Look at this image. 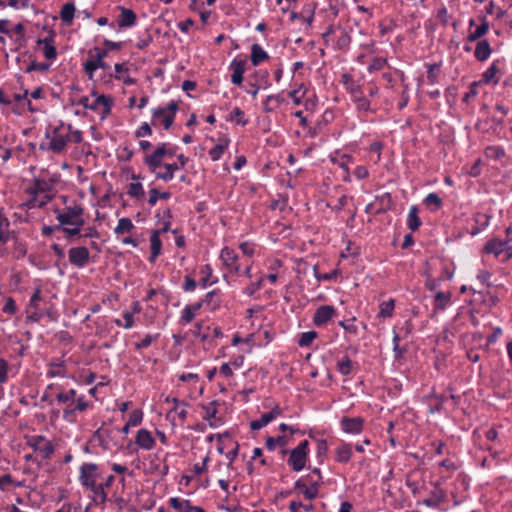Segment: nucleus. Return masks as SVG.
Instances as JSON below:
<instances>
[{"instance_id": "12", "label": "nucleus", "mask_w": 512, "mask_h": 512, "mask_svg": "<svg viewBox=\"0 0 512 512\" xmlns=\"http://www.w3.org/2000/svg\"><path fill=\"white\" fill-rule=\"evenodd\" d=\"M337 315V310L332 305H322L318 307L313 315V324L316 327L325 326L331 319Z\"/></svg>"}, {"instance_id": "26", "label": "nucleus", "mask_w": 512, "mask_h": 512, "mask_svg": "<svg viewBox=\"0 0 512 512\" xmlns=\"http://www.w3.org/2000/svg\"><path fill=\"white\" fill-rule=\"evenodd\" d=\"M491 53L492 48L488 40L482 39L477 42L474 50V57L476 60L484 62L490 57Z\"/></svg>"}, {"instance_id": "57", "label": "nucleus", "mask_w": 512, "mask_h": 512, "mask_svg": "<svg viewBox=\"0 0 512 512\" xmlns=\"http://www.w3.org/2000/svg\"><path fill=\"white\" fill-rule=\"evenodd\" d=\"M195 316H196V313L190 308L189 305H186L181 312L179 322L182 325H187L194 320Z\"/></svg>"}, {"instance_id": "37", "label": "nucleus", "mask_w": 512, "mask_h": 512, "mask_svg": "<svg viewBox=\"0 0 512 512\" xmlns=\"http://www.w3.org/2000/svg\"><path fill=\"white\" fill-rule=\"evenodd\" d=\"M226 121L235 122L237 125L243 127L249 123L248 118L245 117L244 111L239 107H234L231 113L226 117Z\"/></svg>"}, {"instance_id": "45", "label": "nucleus", "mask_w": 512, "mask_h": 512, "mask_svg": "<svg viewBox=\"0 0 512 512\" xmlns=\"http://www.w3.org/2000/svg\"><path fill=\"white\" fill-rule=\"evenodd\" d=\"M484 154L487 158L495 161L501 160L506 155L504 148L501 146H488Z\"/></svg>"}, {"instance_id": "16", "label": "nucleus", "mask_w": 512, "mask_h": 512, "mask_svg": "<svg viewBox=\"0 0 512 512\" xmlns=\"http://www.w3.org/2000/svg\"><path fill=\"white\" fill-rule=\"evenodd\" d=\"M309 456L295 449L289 451L288 466L295 472H300L306 467Z\"/></svg>"}, {"instance_id": "55", "label": "nucleus", "mask_w": 512, "mask_h": 512, "mask_svg": "<svg viewBox=\"0 0 512 512\" xmlns=\"http://www.w3.org/2000/svg\"><path fill=\"white\" fill-rule=\"evenodd\" d=\"M227 146H228V141L226 140L225 143H219V144L215 145L213 148H211L208 152L211 160H213V161L219 160L222 157L224 150L227 148Z\"/></svg>"}, {"instance_id": "10", "label": "nucleus", "mask_w": 512, "mask_h": 512, "mask_svg": "<svg viewBox=\"0 0 512 512\" xmlns=\"http://www.w3.org/2000/svg\"><path fill=\"white\" fill-rule=\"evenodd\" d=\"M293 492L302 494L306 500H314L319 496V483L307 485L305 479L300 477L294 482Z\"/></svg>"}, {"instance_id": "20", "label": "nucleus", "mask_w": 512, "mask_h": 512, "mask_svg": "<svg viewBox=\"0 0 512 512\" xmlns=\"http://www.w3.org/2000/svg\"><path fill=\"white\" fill-rule=\"evenodd\" d=\"M118 8L120 10V14L117 19L119 28H128L134 26L137 22L136 13L132 9L125 8L123 6H119Z\"/></svg>"}, {"instance_id": "22", "label": "nucleus", "mask_w": 512, "mask_h": 512, "mask_svg": "<svg viewBox=\"0 0 512 512\" xmlns=\"http://www.w3.org/2000/svg\"><path fill=\"white\" fill-rule=\"evenodd\" d=\"M135 442L140 448L145 450H151L155 446V439L151 432L144 428L137 431Z\"/></svg>"}, {"instance_id": "38", "label": "nucleus", "mask_w": 512, "mask_h": 512, "mask_svg": "<svg viewBox=\"0 0 512 512\" xmlns=\"http://www.w3.org/2000/svg\"><path fill=\"white\" fill-rule=\"evenodd\" d=\"M200 273L203 275L199 281V285L202 289H205L208 286H211L217 282V279H215L214 281H210V278L213 273V269L209 264H205V265L201 266Z\"/></svg>"}, {"instance_id": "58", "label": "nucleus", "mask_w": 512, "mask_h": 512, "mask_svg": "<svg viewBox=\"0 0 512 512\" xmlns=\"http://www.w3.org/2000/svg\"><path fill=\"white\" fill-rule=\"evenodd\" d=\"M271 415H268L267 413H263L260 417V419L253 420L250 422V428L251 430H260L267 424H269L272 420L270 419Z\"/></svg>"}, {"instance_id": "19", "label": "nucleus", "mask_w": 512, "mask_h": 512, "mask_svg": "<svg viewBox=\"0 0 512 512\" xmlns=\"http://www.w3.org/2000/svg\"><path fill=\"white\" fill-rule=\"evenodd\" d=\"M169 505L177 512H205L202 507L193 506L190 500L178 497L170 498Z\"/></svg>"}, {"instance_id": "41", "label": "nucleus", "mask_w": 512, "mask_h": 512, "mask_svg": "<svg viewBox=\"0 0 512 512\" xmlns=\"http://www.w3.org/2000/svg\"><path fill=\"white\" fill-rule=\"evenodd\" d=\"M209 330V326L204 327L203 321H199L195 323L194 328L191 330V333L194 337L200 338L201 342H206L209 339Z\"/></svg>"}, {"instance_id": "44", "label": "nucleus", "mask_w": 512, "mask_h": 512, "mask_svg": "<svg viewBox=\"0 0 512 512\" xmlns=\"http://www.w3.org/2000/svg\"><path fill=\"white\" fill-rule=\"evenodd\" d=\"M127 194L132 197L140 200L145 197V191L143 185L140 182H132L127 187Z\"/></svg>"}, {"instance_id": "29", "label": "nucleus", "mask_w": 512, "mask_h": 512, "mask_svg": "<svg viewBox=\"0 0 512 512\" xmlns=\"http://www.w3.org/2000/svg\"><path fill=\"white\" fill-rule=\"evenodd\" d=\"M269 59L268 53L257 43L251 46L250 61L253 66H258Z\"/></svg>"}, {"instance_id": "18", "label": "nucleus", "mask_w": 512, "mask_h": 512, "mask_svg": "<svg viewBox=\"0 0 512 512\" xmlns=\"http://www.w3.org/2000/svg\"><path fill=\"white\" fill-rule=\"evenodd\" d=\"M446 494L444 490L436 484L434 489L430 491L429 497L422 501L426 507L437 509L445 501Z\"/></svg>"}, {"instance_id": "51", "label": "nucleus", "mask_w": 512, "mask_h": 512, "mask_svg": "<svg viewBox=\"0 0 512 512\" xmlns=\"http://www.w3.org/2000/svg\"><path fill=\"white\" fill-rule=\"evenodd\" d=\"M67 225H56L58 231H62L65 234V238L69 241H73L74 237H82L81 229L73 227H66Z\"/></svg>"}, {"instance_id": "35", "label": "nucleus", "mask_w": 512, "mask_h": 512, "mask_svg": "<svg viewBox=\"0 0 512 512\" xmlns=\"http://www.w3.org/2000/svg\"><path fill=\"white\" fill-rule=\"evenodd\" d=\"M336 366H337L338 372L341 375L348 376L351 374V372L354 368V363L352 362L350 357L347 354H345L340 359L337 360Z\"/></svg>"}, {"instance_id": "34", "label": "nucleus", "mask_w": 512, "mask_h": 512, "mask_svg": "<svg viewBox=\"0 0 512 512\" xmlns=\"http://www.w3.org/2000/svg\"><path fill=\"white\" fill-rule=\"evenodd\" d=\"M75 5L73 2L65 3L60 11V18L66 25H71L75 16Z\"/></svg>"}, {"instance_id": "9", "label": "nucleus", "mask_w": 512, "mask_h": 512, "mask_svg": "<svg viewBox=\"0 0 512 512\" xmlns=\"http://www.w3.org/2000/svg\"><path fill=\"white\" fill-rule=\"evenodd\" d=\"M293 492L302 494L306 500H314L319 496V483L307 485L305 479L300 477L294 482Z\"/></svg>"}, {"instance_id": "50", "label": "nucleus", "mask_w": 512, "mask_h": 512, "mask_svg": "<svg viewBox=\"0 0 512 512\" xmlns=\"http://www.w3.org/2000/svg\"><path fill=\"white\" fill-rule=\"evenodd\" d=\"M328 453V442L326 439H317L316 457L319 464H322L327 457Z\"/></svg>"}, {"instance_id": "56", "label": "nucleus", "mask_w": 512, "mask_h": 512, "mask_svg": "<svg viewBox=\"0 0 512 512\" xmlns=\"http://www.w3.org/2000/svg\"><path fill=\"white\" fill-rule=\"evenodd\" d=\"M159 337H160L159 333H156L154 335L146 334L140 342L135 343V349L136 350L145 349V348L149 347L154 341H157Z\"/></svg>"}, {"instance_id": "53", "label": "nucleus", "mask_w": 512, "mask_h": 512, "mask_svg": "<svg viewBox=\"0 0 512 512\" xmlns=\"http://www.w3.org/2000/svg\"><path fill=\"white\" fill-rule=\"evenodd\" d=\"M51 190V185L45 181L44 179H36L34 181V186L30 189L31 194H39L49 192Z\"/></svg>"}, {"instance_id": "52", "label": "nucleus", "mask_w": 512, "mask_h": 512, "mask_svg": "<svg viewBox=\"0 0 512 512\" xmlns=\"http://www.w3.org/2000/svg\"><path fill=\"white\" fill-rule=\"evenodd\" d=\"M317 337L318 333L314 330L303 332L300 335V338L298 339L297 343L300 347H308Z\"/></svg>"}, {"instance_id": "61", "label": "nucleus", "mask_w": 512, "mask_h": 512, "mask_svg": "<svg viewBox=\"0 0 512 512\" xmlns=\"http://www.w3.org/2000/svg\"><path fill=\"white\" fill-rule=\"evenodd\" d=\"M143 419V412L140 409H135L131 412L129 416L128 425H131L132 427L138 426L141 424Z\"/></svg>"}, {"instance_id": "25", "label": "nucleus", "mask_w": 512, "mask_h": 512, "mask_svg": "<svg viewBox=\"0 0 512 512\" xmlns=\"http://www.w3.org/2000/svg\"><path fill=\"white\" fill-rule=\"evenodd\" d=\"M113 101L111 97L107 95L98 96L92 103H90L89 110L96 111L99 106H103L102 119H104L111 112Z\"/></svg>"}, {"instance_id": "39", "label": "nucleus", "mask_w": 512, "mask_h": 512, "mask_svg": "<svg viewBox=\"0 0 512 512\" xmlns=\"http://www.w3.org/2000/svg\"><path fill=\"white\" fill-rule=\"evenodd\" d=\"M94 494L93 501L95 504H104L107 500V493L101 484L94 483L92 487L87 488Z\"/></svg>"}, {"instance_id": "7", "label": "nucleus", "mask_w": 512, "mask_h": 512, "mask_svg": "<svg viewBox=\"0 0 512 512\" xmlns=\"http://www.w3.org/2000/svg\"><path fill=\"white\" fill-rule=\"evenodd\" d=\"M510 243L511 239L500 240L498 238H492L484 245L483 253L499 257L503 252L512 250V245Z\"/></svg>"}, {"instance_id": "42", "label": "nucleus", "mask_w": 512, "mask_h": 512, "mask_svg": "<svg viewBox=\"0 0 512 512\" xmlns=\"http://www.w3.org/2000/svg\"><path fill=\"white\" fill-rule=\"evenodd\" d=\"M135 228L130 218L123 217L118 220V224L114 229V233L121 235L124 233H130Z\"/></svg>"}, {"instance_id": "30", "label": "nucleus", "mask_w": 512, "mask_h": 512, "mask_svg": "<svg viewBox=\"0 0 512 512\" xmlns=\"http://www.w3.org/2000/svg\"><path fill=\"white\" fill-rule=\"evenodd\" d=\"M341 82L345 86L346 90L351 94L352 99L363 92L361 85L355 84L350 73H344L342 75Z\"/></svg>"}, {"instance_id": "4", "label": "nucleus", "mask_w": 512, "mask_h": 512, "mask_svg": "<svg viewBox=\"0 0 512 512\" xmlns=\"http://www.w3.org/2000/svg\"><path fill=\"white\" fill-rule=\"evenodd\" d=\"M167 153V143L159 144L152 154L146 155L143 159L144 164L150 172L156 173V170L162 166L163 158Z\"/></svg>"}, {"instance_id": "27", "label": "nucleus", "mask_w": 512, "mask_h": 512, "mask_svg": "<svg viewBox=\"0 0 512 512\" xmlns=\"http://www.w3.org/2000/svg\"><path fill=\"white\" fill-rule=\"evenodd\" d=\"M150 250L151 254L148 258L150 263H154L162 252V241L158 232H151L150 235Z\"/></svg>"}, {"instance_id": "1", "label": "nucleus", "mask_w": 512, "mask_h": 512, "mask_svg": "<svg viewBox=\"0 0 512 512\" xmlns=\"http://www.w3.org/2000/svg\"><path fill=\"white\" fill-rule=\"evenodd\" d=\"M179 110L178 103L171 100L165 107H156L152 109V125L156 124V120L162 118L164 129L171 128L175 121L176 113Z\"/></svg>"}, {"instance_id": "2", "label": "nucleus", "mask_w": 512, "mask_h": 512, "mask_svg": "<svg viewBox=\"0 0 512 512\" xmlns=\"http://www.w3.org/2000/svg\"><path fill=\"white\" fill-rule=\"evenodd\" d=\"M250 78L254 79V81L249 82V89H247L246 92L253 98L257 96L261 88L267 89L271 86L269 81V72L267 69L254 71V73L250 75Z\"/></svg>"}, {"instance_id": "33", "label": "nucleus", "mask_w": 512, "mask_h": 512, "mask_svg": "<svg viewBox=\"0 0 512 512\" xmlns=\"http://www.w3.org/2000/svg\"><path fill=\"white\" fill-rule=\"evenodd\" d=\"M418 211V207L416 205H412L407 216V226L413 232L417 231L422 225V221L418 216Z\"/></svg>"}, {"instance_id": "43", "label": "nucleus", "mask_w": 512, "mask_h": 512, "mask_svg": "<svg viewBox=\"0 0 512 512\" xmlns=\"http://www.w3.org/2000/svg\"><path fill=\"white\" fill-rule=\"evenodd\" d=\"M440 66L441 63L425 64V67L427 68V80L431 85H434L438 82Z\"/></svg>"}, {"instance_id": "48", "label": "nucleus", "mask_w": 512, "mask_h": 512, "mask_svg": "<svg viewBox=\"0 0 512 512\" xmlns=\"http://www.w3.org/2000/svg\"><path fill=\"white\" fill-rule=\"evenodd\" d=\"M423 202L426 206H431V205L434 206V208L431 209L432 212L438 211L443 206V201H442L441 197L437 193H434V192L429 193L425 197Z\"/></svg>"}, {"instance_id": "31", "label": "nucleus", "mask_w": 512, "mask_h": 512, "mask_svg": "<svg viewBox=\"0 0 512 512\" xmlns=\"http://www.w3.org/2000/svg\"><path fill=\"white\" fill-rule=\"evenodd\" d=\"M501 60L496 59L492 62L489 68H487L484 73L482 74V81L484 83H491L497 84L499 82V79L496 78V74L499 72V64Z\"/></svg>"}, {"instance_id": "15", "label": "nucleus", "mask_w": 512, "mask_h": 512, "mask_svg": "<svg viewBox=\"0 0 512 512\" xmlns=\"http://www.w3.org/2000/svg\"><path fill=\"white\" fill-rule=\"evenodd\" d=\"M55 37L56 33L53 29L49 30V35L43 39H38L37 44L38 45H44L43 47V54L46 59L48 60H54L57 57V50L54 45L55 43Z\"/></svg>"}, {"instance_id": "47", "label": "nucleus", "mask_w": 512, "mask_h": 512, "mask_svg": "<svg viewBox=\"0 0 512 512\" xmlns=\"http://www.w3.org/2000/svg\"><path fill=\"white\" fill-rule=\"evenodd\" d=\"M355 320V317H352L349 320H341L338 325L345 330L347 335H357L358 327L354 324ZM346 340H350L349 336H346Z\"/></svg>"}, {"instance_id": "62", "label": "nucleus", "mask_w": 512, "mask_h": 512, "mask_svg": "<svg viewBox=\"0 0 512 512\" xmlns=\"http://www.w3.org/2000/svg\"><path fill=\"white\" fill-rule=\"evenodd\" d=\"M480 25L475 28V32L482 38L484 35L487 34L489 30V22L486 18V16L482 15L479 17Z\"/></svg>"}, {"instance_id": "60", "label": "nucleus", "mask_w": 512, "mask_h": 512, "mask_svg": "<svg viewBox=\"0 0 512 512\" xmlns=\"http://www.w3.org/2000/svg\"><path fill=\"white\" fill-rule=\"evenodd\" d=\"M50 68V63L48 62H36L32 61L27 68L25 69L26 73H30L32 71H47Z\"/></svg>"}, {"instance_id": "28", "label": "nucleus", "mask_w": 512, "mask_h": 512, "mask_svg": "<svg viewBox=\"0 0 512 512\" xmlns=\"http://www.w3.org/2000/svg\"><path fill=\"white\" fill-rule=\"evenodd\" d=\"M203 301L209 311L214 312L218 310L222 302L220 298V290L214 289L212 291H209L204 296Z\"/></svg>"}, {"instance_id": "36", "label": "nucleus", "mask_w": 512, "mask_h": 512, "mask_svg": "<svg viewBox=\"0 0 512 512\" xmlns=\"http://www.w3.org/2000/svg\"><path fill=\"white\" fill-rule=\"evenodd\" d=\"M451 292H442V291H439L435 294V303H434V310L437 311V310H445L446 307L450 304L451 302Z\"/></svg>"}, {"instance_id": "13", "label": "nucleus", "mask_w": 512, "mask_h": 512, "mask_svg": "<svg viewBox=\"0 0 512 512\" xmlns=\"http://www.w3.org/2000/svg\"><path fill=\"white\" fill-rule=\"evenodd\" d=\"M246 58H234L229 64V70L232 71L231 83L241 87L244 80V73L246 71Z\"/></svg>"}, {"instance_id": "23", "label": "nucleus", "mask_w": 512, "mask_h": 512, "mask_svg": "<svg viewBox=\"0 0 512 512\" xmlns=\"http://www.w3.org/2000/svg\"><path fill=\"white\" fill-rule=\"evenodd\" d=\"M10 221L3 213V209H0V243L6 244L9 240L14 239L16 235L15 231H9Z\"/></svg>"}, {"instance_id": "3", "label": "nucleus", "mask_w": 512, "mask_h": 512, "mask_svg": "<svg viewBox=\"0 0 512 512\" xmlns=\"http://www.w3.org/2000/svg\"><path fill=\"white\" fill-rule=\"evenodd\" d=\"M340 428L346 434L359 435L363 432L365 426V419L363 417H348L343 416L340 419Z\"/></svg>"}, {"instance_id": "40", "label": "nucleus", "mask_w": 512, "mask_h": 512, "mask_svg": "<svg viewBox=\"0 0 512 512\" xmlns=\"http://www.w3.org/2000/svg\"><path fill=\"white\" fill-rule=\"evenodd\" d=\"M395 308V300L389 299L388 301H383L379 305L378 318H390L393 315V311Z\"/></svg>"}, {"instance_id": "5", "label": "nucleus", "mask_w": 512, "mask_h": 512, "mask_svg": "<svg viewBox=\"0 0 512 512\" xmlns=\"http://www.w3.org/2000/svg\"><path fill=\"white\" fill-rule=\"evenodd\" d=\"M69 263L77 268H83L90 261V252L85 246L72 247L68 250Z\"/></svg>"}, {"instance_id": "14", "label": "nucleus", "mask_w": 512, "mask_h": 512, "mask_svg": "<svg viewBox=\"0 0 512 512\" xmlns=\"http://www.w3.org/2000/svg\"><path fill=\"white\" fill-rule=\"evenodd\" d=\"M220 259L223 264L229 269L230 272L238 274L240 272V265L237 263L238 255L235 251L227 246L222 248L220 252Z\"/></svg>"}, {"instance_id": "32", "label": "nucleus", "mask_w": 512, "mask_h": 512, "mask_svg": "<svg viewBox=\"0 0 512 512\" xmlns=\"http://www.w3.org/2000/svg\"><path fill=\"white\" fill-rule=\"evenodd\" d=\"M165 168V172H157L154 173L157 179L163 180L165 182L171 181L174 178V173L179 169L178 163H163L162 166Z\"/></svg>"}, {"instance_id": "54", "label": "nucleus", "mask_w": 512, "mask_h": 512, "mask_svg": "<svg viewBox=\"0 0 512 512\" xmlns=\"http://www.w3.org/2000/svg\"><path fill=\"white\" fill-rule=\"evenodd\" d=\"M65 374V363L63 361L58 363H50V369L47 371V376L54 378L57 376H64Z\"/></svg>"}, {"instance_id": "11", "label": "nucleus", "mask_w": 512, "mask_h": 512, "mask_svg": "<svg viewBox=\"0 0 512 512\" xmlns=\"http://www.w3.org/2000/svg\"><path fill=\"white\" fill-rule=\"evenodd\" d=\"M98 465L95 463H83L80 467L79 481L85 488L92 487L96 483Z\"/></svg>"}, {"instance_id": "64", "label": "nucleus", "mask_w": 512, "mask_h": 512, "mask_svg": "<svg viewBox=\"0 0 512 512\" xmlns=\"http://www.w3.org/2000/svg\"><path fill=\"white\" fill-rule=\"evenodd\" d=\"M197 287L196 280L191 275L184 276V283L182 289L184 292H193Z\"/></svg>"}, {"instance_id": "59", "label": "nucleus", "mask_w": 512, "mask_h": 512, "mask_svg": "<svg viewBox=\"0 0 512 512\" xmlns=\"http://www.w3.org/2000/svg\"><path fill=\"white\" fill-rule=\"evenodd\" d=\"M76 396V390L70 389L67 392H61L56 395V399L60 403L70 402L73 403Z\"/></svg>"}, {"instance_id": "46", "label": "nucleus", "mask_w": 512, "mask_h": 512, "mask_svg": "<svg viewBox=\"0 0 512 512\" xmlns=\"http://www.w3.org/2000/svg\"><path fill=\"white\" fill-rule=\"evenodd\" d=\"M433 400L434 404H429L428 412L430 414L440 413L443 410V404L446 401V397L433 392Z\"/></svg>"}, {"instance_id": "17", "label": "nucleus", "mask_w": 512, "mask_h": 512, "mask_svg": "<svg viewBox=\"0 0 512 512\" xmlns=\"http://www.w3.org/2000/svg\"><path fill=\"white\" fill-rule=\"evenodd\" d=\"M353 456V446L351 443L341 441L335 448L334 460L339 464H347Z\"/></svg>"}, {"instance_id": "21", "label": "nucleus", "mask_w": 512, "mask_h": 512, "mask_svg": "<svg viewBox=\"0 0 512 512\" xmlns=\"http://www.w3.org/2000/svg\"><path fill=\"white\" fill-rule=\"evenodd\" d=\"M375 202L377 204V208L374 211L375 215H380L388 212L393 207V199L391 193L384 192L381 195L375 196Z\"/></svg>"}, {"instance_id": "63", "label": "nucleus", "mask_w": 512, "mask_h": 512, "mask_svg": "<svg viewBox=\"0 0 512 512\" xmlns=\"http://www.w3.org/2000/svg\"><path fill=\"white\" fill-rule=\"evenodd\" d=\"M386 59L382 57H375L372 59L371 63L368 66L369 72L379 71L383 69L386 64Z\"/></svg>"}, {"instance_id": "24", "label": "nucleus", "mask_w": 512, "mask_h": 512, "mask_svg": "<svg viewBox=\"0 0 512 512\" xmlns=\"http://www.w3.org/2000/svg\"><path fill=\"white\" fill-rule=\"evenodd\" d=\"M114 70L115 73L110 75L114 79L122 81L127 86L134 85L136 83V79L130 77L129 75L125 76V74H128L129 71L125 63H116L114 65Z\"/></svg>"}, {"instance_id": "49", "label": "nucleus", "mask_w": 512, "mask_h": 512, "mask_svg": "<svg viewBox=\"0 0 512 512\" xmlns=\"http://www.w3.org/2000/svg\"><path fill=\"white\" fill-rule=\"evenodd\" d=\"M352 101L354 102V104L356 106V109L358 111H362V112H369V111H371L370 101L364 95L363 92L361 94H359L358 96H356L355 98H353Z\"/></svg>"}, {"instance_id": "6", "label": "nucleus", "mask_w": 512, "mask_h": 512, "mask_svg": "<svg viewBox=\"0 0 512 512\" xmlns=\"http://www.w3.org/2000/svg\"><path fill=\"white\" fill-rule=\"evenodd\" d=\"M56 219L59 221L58 225L73 224V220L83 215L84 209L81 205L75 204L74 206L67 207L65 211L59 208L54 210Z\"/></svg>"}, {"instance_id": "8", "label": "nucleus", "mask_w": 512, "mask_h": 512, "mask_svg": "<svg viewBox=\"0 0 512 512\" xmlns=\"http://www.w3.org/2000/svg\"><path fill=\"white\" fill-rule=\"evenodd\" d=\"M52 139L51 141L49 142L48 144V147H46L44 145V143H41L40 144V149L41 150H50L52 151L53 153L55 154H60L61 152L64 151L67 143L70 141V138L68 135H61L59 134V128L58 127H55L53 130H52Z\"/></svg>"}]
</instances>
